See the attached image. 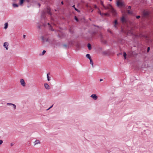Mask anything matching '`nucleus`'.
<instances>
[{
	"instance_id": "f257e3e1",
	"label": "nucleus",
	"mask_w": 153,
	"mask_h": 153,
	"mask_svg": "<svg viewBox=\"0 0 153 153\" xmlns=\"http://www.w3.org/2000/svg\"><path fill=\"white\" fill-rule=\"evenodd\" d=\"M101 4L103 7L105 9H110L111 12L114 14L116 13L115 10L112 7L111 4H109L108 6H105L103 4V2L102 1H101Z\"/></svg>"
},
{
	"instance_id": "f03ea898",
	"label": "nucleus",
	"mask_w": 153,
	"mask_h": 153,
	"mask_svg": "<svg viewBox=\"0 0 153 153\" xmlns=\"http://www.w3.org/2000/svg\"><path fill=\"white\" fill-rule=\"evenodd\" d=\"M117 6L118 7L120 6L122 7L124 6V4L121 1H120L119 0L117 1Z\"/></svg>"
},
{
	"instance_id": "7ed1b4c3",
	"label": "nucleus",
	"mask_w": 153,
	"mask_h": 153,
	"mask_svg": "<svg viewBox=\"0 0 153 153\" xmlns=\"http://www.w3.org/2000/svg\"><path fill=\"white\" fill-rule=\"evenodd\" d=\"M20 82L21 85L23 86H25V83L24 81V80L23 79H21L20 80Z\"/></svg>"
},
{
	"instance_id": "20e7f679",
	"label": "nucleus",
	"mask_w": 153,
	"mask_h": 153,
	"mask_svg": "<svg viewBox=\"0 0 153 153\" xmlns=\"http://www.w3.org/2000/svg\"><path fill=\"white\" fill-rule=\"evenodd\" d=\"M91 97L95 100H97L98 98L97 96L95 94H93L91 95Z\"/></svg>"
},
{
	"instance_id": "39448f33",
	"label": "nucleus",
	"mask_w": 153,
	"mask_h": 153,
	"mask_svg": "<svg viewBox=\"0 0 153 153\" xmlns=\"http://www.w3.org/2000/svg\"><path fill=\"white\" fill-rule=\"evenodd\" d=\"M8 43L7 42H5L4 44V46L6 48V50H8Z\"/></svg>"
},
{
	"instance_id": "423d86ee",
	"label": "nucleus",
	"mask_w": 153,
	"mask_h": 153,
	"mask_svg": "<svg viewBox=\"0 0 153 153\" xmlns=\"http://www.w3.org/2000/svg\"><path fill=\"white\" fill-rule=\"evenodd\" d=\"M44 86L45 88L47 89H50L49 86V85L46 83H44Z\"/></svg>"
},
{
	"instance_id": "0eeeda50",
	"label": "nucleus",
	"mask_w": 153,
	"mask_h": 153,
	"mask_svg": "<svg viewBox=\"0 0 153 153\" xmlns=\"http://www.w3.org/2000/svg\"><path fill=\"white\" fill-rule=\"evenodd\" d=\"M34 143L35 145L39 144H40L41 143L40 141L38 140H36Z\"/></svg>"
},
{
	"instance_id": "6e6552de",
	"label": "nucleus",
	"mask_w": 153,
	"mask_h": 153,
	"mask_svg": "<svg viewBox=\"0 0 153 153\" xmlns=\"http://www.w3.org/2000/svg\"><path fill=\"white\" fill-rule=\"evenodd\" d=\"M48 26L49 27V29L52 31H53L54 30L53 28L50 25V24L49 23H48Z\"/></svg>"
},
{
	"instance_id": "1a4fd4ad",
	"label": "nucleus",
	"mask_w": 153,
	"mask_h": 153,
	"mask_svg": "<svg viewBox=\"0 0 153 153\" xmlns=\"http://www.w3.org/2000/svg\"><path fill=\"white\" fill-rule=\"evenodd\" d=\"M121 21L122 23H124L126 21V19L124 16H123L121 18Z\"/></svg>"
},
{
	"instance_id": "9d476101",
	"label": "nucleus",
	"mask_w": 153,
	"mask_h": 153,
	"mask_svg": "<svg viewBox=\"0 0 153 153\" xmlns=\"http://www.w3.org/2000/svg\"><path fill=\"white\" fill-rule=\"evenodd\" d=\"M47 12L48 14H50V15H51V10L49 7H48L47 8Z\"/></svg>"
},
{
	"instance_id": "9b49d317",
	"label": "nucleus",
	"mask_w": 153,
	"mask_h": 153,
	"mask_svg": "<svg viewBox=\"0 0 153 153\" xmlns=\"http://www.w3.org/2000/svg\"><path fill=\"white\" fill-rule=\"evenodd\" d=\"M87 46L89 50H91V44H90V43L88 44Z\"/></svg>"
},
{
	"instance_id": "f8f14e48",
	"label": "nucleus",
	"mask_w": 153,
	"mask_h": 153,
	"mask_svg": "<svg viewBox=\"0 0 153 153\" xmlns=\"http://www.w3.org/2000/svg\"><path fill=\"white\" fill-rule=\"evenodd\" d=\"M143 15L145 16H146L149 15V13L147 11H144L143 12Z\"/></svg>"
},
{
	"instance_id": "ddd939ff",
	"label": "nucleus",
	"mask_w": 153,
	"mask_h": 153,
	"mask_svg": "<svg viewBox=\"0 0 153 153\" xmlns=\"http://www.w3.org/2000/svg\"><path fill=\"white\" fill-rule=\"evenodd\" d=\"M86 56L88 59H91V57L90 55V54H87L86 55Z\"/></svg>"
},
{
	"instance_id": "4468645a",
	"label": "nucleus",
	"mask_w": 153,
	"mask_h": 153,
	"mask_svg": "<svg viewBox=\"0 0 153 153\" xmlns=\"http://www.w3.org/2000/svg\"><path fill=\"white\" fill-rule=\"evenodd\" d=\"M8 27V24L7 23H6L4 24V28L6 29Z\"/></svg>"
},
{
	"instance_id": "2eb2a0df",
	"label": "nucleus",
	"mask_w": 153,
	"mask_h": 153,
	"mask_svg": "<svg viewBox=\"0 0 153 153\" xmlns=\"http://www.w3.org/2000/svg\"><path fill=\"white\" fill-rule=\"evenodd\" d=\"M13 6L14 7H18V5L17 4L13 3Z\"/></svg>"
},
{
	"instance_id": "dca6fc26",
	"label": "nucleus",
	"mask_w": 153,
	"mask_h": 153,
	"mask_svg": "<svg viewBox=\"0 0 153 153\" xmlns=\"http://www.w3.org/2000/svg\"><path fill=\"white\" fill-rule=\"evenodd\" d=\"M89 60L90 61V64L92 65V67H93L94 66H93V61L91 59Z\"/></svg>"
},
{
	"instance_id": "f3484780",
	"label": "nucleus",
	"mask_w": 153,
	"mask_h": 153,
	"mask_svg": "<svg viewBox=\"0 0 153 153\" xmlns=\"http://www.w3.org/2000/svg\"><path fill=\"white\" fill-rule=\"evenodd\" d=\"M46 51H45L43 50L42 52V53L40 54L39 55L41 56V55H44L45 54V53H46Z\"/></svg>"
},
{
	"instance_id": "a211bd4d",
	"label": "nucleus",
	"mask_w": 153,
	"mask_h": 153,
	"mask_svg": "<svg viewBox=\"0 0 153 153\" xmlns=\"http://www.w3.org/2000/svg\"><path fill=\"white\" fill-rule=\"evenodd\" d=\"M127 13L128 14H132L133 13V12L132 11H130L129 10H127Z\"/></svg>"
},
{
	"instance_id": "6ab92c4d",
	"label": "nucleus",
	"mask_w": 153,
	"mask_h": 153,
	"mask_svg": "<svg viewBox=\"0 0 153 153\" xmlns=\"http://www.w3.org/2000/svg\"><path fill=\"white\" fill-rule=\"evenodd\" d=\"M126 54L125 52H123V56L125 59H126Z\"/></svg>"
},
{
	"instance_id": "aec40b11",
	"label": "nucleus",
	"mask_w": 153,
	"mask_h": 153,
	"mask_svg": "<svg viewBox=\"0 0 153 153\" xmlns=\"http://www.w3.org/2000/svg\"><path fill=\"white\" fill-rule=\"evenodd\" d=\"M72 7H74V9H75V10L76 11H77V12H79V10L78 9H77L75 7V5H74L72 6Z\"/></svg>"
},
{
	"instance_id": "412c9836",
	"label": "nucleus",
	"mask_w": 153,
	"mask_h": 153,
	"mask_svg": "<svg viewBox=\"0 0 153 153\" xmlns=\"http://www.w3.org/2000/svg\"><path fill=\"white\" fill-rule=\"evenodd\" d=\"M25 0H20V5H22L23 3Z\"/></svg>"
},
{
	"instance_id": "4be33fe9",
	"label": "nucleus",
	"mask_w": 153,
	"mask_h": 153,
	"mask_svg": "<svg viewBox=\"0 0 153 153\" xmlns=\"http://www.w3.org/2000/svg\"><path fill=\"white\" fill-rule=\"evenodd\" d=\"M47 77L48 81H49L50 80V78L48 74H47Z\"/></svg>"
},
{
	"instance_id": "5701e85b",
	"label": "nucleus",
	"mask_w": 153,
	"mask_h": 153,
	"mask_svg": "<svg viewBox=\"0 0 153 153\" xmlns=\"http://www.w3.org/2000/svg\"><path fill=\"white\" fill-rule=\"evenodd\" d=\"M96 33H97L96 32H93L92 33L91 35L93 36L95 34H96Z\"/></svg>"
},
{
	"instance_id": "b1692460",
	"label": "nucleus",
	"mask_w": 153,
	"mask_h": 153,
	"mask_svg": "<svg viewBox=\"0 0 153 153\" xmlns=\"http://www.w3.org/2000/svg\"><path fill=\"white\" fill-rule=\"evenodd\" d=\"M74 19L75 20H76L77 21V22L78 21V19L77 18L76 16H75Z\"/></svg>"
},
{
	"instance_id": "393cba45",
	"label": "nucleus",
	"mask_w": 153,
	"mask_h": 153,
	"mask_svg": "<svg viewBox=\"0 0 153 153\" xmlns=\"http://www.w3.org/2000/svg\"><path fill=\"white\" fill-rule=\"evenodd\" d=\"M114 25H117V20H116L114 21Z\"/></svg>"
},
{
	"instance_id": "a878e982",
	"label": "nucleus",
	"mask_w": 153,
	"mask_h": 153,
	"mask_svg": "<svg viewBox=\"0 0 153 153\" xmlns=\"http://www.w3.org/2000/svg\"><path fill=\"white\" fill-rule=\"evenodd\" d=\"M63 46L64 47H65V48H67V47H68V45H66V44H64V45H63Z\"/></svg>"
},
{
	"instance_id": "bb28decb",
	"label": "nucleus",
	"mask_w": 153,
	"mask_h": 153,
	"mask_svg": "<svg viewBox=\"0 0 153 153\" xmlns=\"http://www.w3.org/2000/svg\"><path fill=\"white\" fill-rule=\"evenodd\" d=\"M13 108L14 110L16 109V105H15L14 104H13Z\"/></svg>"
},
{
	"instance_id": "cd10ccee",
	"label": "nucleus",
	"mask_w": 153,
	"mask_h": 153,
	"mask_svg": "<svg viewBox=\"0 0 153 153\" xmlns=\"http://www.w3.org/2000/svg\"><path fill=\"white\" fill-rule=\"evenodd\" d=\"M69 31L70 32V33H73V31L71 30V28H70L69 30Z\"/></svg>"
},
{
	"instance_id": "c85d7f7f",
	"label": "nucleus",
	"mask_w": 153,
	"mask_h": 153,
	"mask_svg": "<svg viewBox=\"0 0 153 153\" xmlns=\"http://www.w3.org/2000/svg\"><path fill=\"white\" fill-rule=\"evenodd\" d=\"M13 104L11 103H7V105H13Z\"/></svg>"
},
{
	"instance_id": "c756f323",
	"label": "nucleus",
	"mask_w": 153,
	"mask_h": 153,
	"mask_svg": "<svg viewBox=\"0 0 153 153\" xmlns=\"http://www.w3.org/2000/svg\"><path fill=\"white\" fill-rule=\"evenodd\" d=\"M150 50V48L149 47H148L147 48V52H149V51Z\"/></svg>"
},
{
	"instance_id": "7c9ffc66",
	"label": "nucleus",
	"mask_w": 153,
	"mask_h": 153,
	"mask_svg": "<svg viewBox=\"0 0 153 153\" xmlns=\"http://www.w3.org/2000/svg\"><path fill=\"white\" fill-rule=\"evenodd\" d=\"M107 31L110 33L111 34H112V32L109 29L107 30Z\"/></svg>"
},
{
	"instance_id": "2f4dec72",
	"label": "nucleus",
	"mask_w": 153,
	"mask_h": 153,
	"mask_svg": "<svg viewBox=\"0 0 153 153\" xmlns=\"http://www.w3.org/2000/svg\"><path fill=\"white\" fill-rule=\"evenodd\" d=\"M140 17V16H136V18L137 19H139Z\"/></svg>"
},
{
	"instance_id": "473e14b6",
	"label": "nucleus",
	"mask_w": 153,
	"mask_h": 153,
	"mask_svg": "<svg viewBox=\"0 0 153 153\" xmlns=\"http://www.w3.org/2000/svg\"><path fill=\"white\" fill-rule=\"evenodd\" d=\"M73 43H72V41L70 42L69 43V44L71 45H73Z\"/></svg>"
},
{
	"instance_id": "72a5a7b5",
	"label": "nucleus",
	"mask_w": 153,
	"mask_h": 153,
	"mask_svg": "<svg viewBox=\"0 0 153 153\" xmlns=\"http://www.w3.org/2000/svg\"><path fill=\"white\" fill-rule=\"evenodd\" d=\"M3 143V141L1 140H0V144L1 145Z\"/></svg>"
},
{
	"instance_id": "f704fd0d",
	"label": "nucleus",
	"mask_w": 153,
	"mask_h": 153,
	"mask_svg": "<svg viewBox=\"0 0 153 153\" xmlns=\"http://www.w3.org/2000/svg\"><path fill=\"white\" fill-rule=\"evenodd\" d=\"M42 39L43 41H45L44 38L43 36L42 37Z\"/></svg>"
},
{
	"instance_id": "c9c22d12",
	"label": "nucleus",
	"mask_w": 153,
	"mask_h": 153,
	"mask_svg": "<svg viewBox=\"0 0 153 153\" xmlns=\"http://www.w3.org/2000/svg\"><path fill=\"white\" fill-rule=\"evenodd\" d=\"M131 6H129L128 7V9H131Z\"/></svg>"
},
{
	"instance_id": "e433bc0d",
	"label": "nucleus",
	"mask_w": 153,
	"mask_h": 153,
	"mask_svg": "<svg viewBox=\"0 0 153 153\" xmlns=\"http://www.w3.org/2000/svg\"><path fill=\"white\" fill-rule=\"evenodd\" d=\"M114 27L115 28H117V26L116 25H114Z\"/></svg>"
},
{
	"instance_id": "4c0bfd02",
	"label": "nucleus",
	"mask_w": 153,
	"mask_h": 153,
	"mask_svg": "<svg viewBox=\"0 0 153 153\" xmlns=\"http://www.w3.org/2000/svg\"><path fill=\"white\" fill-rule=\"evenodd\" d=\"M53 106V105H52V106H51L50 108H48V109H47V110H49V109H50L51 108V107H52V106Z\"/></svg>"
},
{
	"instance_id": "58836bf2",
	"label": "nucleus",
	"mask_w": 153,
	"mask_h": 153,
	"mask_svg": "<svg viewBox=\"0 0 153 153\" xmlns=\"http://www.w3.org/2000/svg\"><path fill=\"white\" fill-rule=\"evenodd\" d=\"M94 7L95 8H97V6H96V5H94Z\"/></svg>"
},
{
	"instance_id": "ea45409f",
	"label": "nucleus",
	"mask_w": 153,
	"mask_h": 153,
	"mask_svg": "<svg viewBox=\"0 0 153 153\" xmlns=\"http://www.w3.org/2000/svg\"><path fill=\"white\" fill-rule=\"evenodd\" d=\"M13 145V144L12 143H11V144H10V145H11V146H12Z\"/></svg>"
},
{
	"instance_id": "a19ab883",
	"label": "nucleus",
	"mask_w": 153,
	"mask_h": 153,
	"mask_svg": "<svg viewBox=\"0 0 153 153\" xmlns=\"http://www.w3.org/2000/svg\"><path fill=\"white\" fill-rule=\"evenodd\" d=\"M38 5H39V7H40V6H41V4H39H39H38Z\"/></svg>"
},
{
	"instance_id": "79ce46f5",
	"label": "nucleus",
	"mask_w": 153,
	"mask_h": 153,
	"mask_svg": "<svg viewBox=\"0 0 153 153\" xmlns=\"http://www.w3.org/2000/svg\"><path fill=\"white\" fill-rule=\"evenodd\" d=\"M38 28H40V25H38Z\"/></svg>"
},
{
	"instance_id": "37998d69",
	"label": "nucleus",
	"mask_w": 153,
	"mask_h": 153,
	"mask_svg": "<svg viewBox=\"0 0 153 153\" xmlns=\"http://www.w3.org/2000/svg\"><path fill=\"white\" fill-rule=\"evenodd\" d=\"M102 80H103V79H100V82H101V81H102Z\"/></svg>"
},
{
	"instance_id": "c03bdc74",
	"label": "nucleus",
	"mask_w": 153,
	"mask_h": 153,
	"mask_svg": "<svg viewBox=\"0 0 153 153\" xmlns=\"http://www.w3.org/2000/svg\"><path fill=\"white\" fill-rule=\"evenodd\" d=\"M61 3L62 4H63V1H62L61 2Z\"/></svg>"
},
{
	"instance_id": "a18cd8bd",
	"label": "nucleus",
	"mask_w": 153,
	"mask_h": 153,
	"mask_svg": "<svg viewBox=\"0 0 153 153\" xmlns=\"http://www.w3.org/2000/svg\"><path fill=\"white\" fill-rule=\"evenodd\" d=\"M58 37H59V38H60V35H59V34H58Z\"/></svg>"
},
{
	"instance_id": "49530a36",
	"label": "nucleus",
	"mask_w": 153,
	"mask_h": 153,
	"mask_svg": "<svg viewBox=\"0 0 153 153\" xmlns=\"http://www.w3.org/2000/svg\"><path fill=\"white\" fill-rule=\"evenodd\" d=\"M25 35H23V37H24V38H25Z\"/></svg>"
},
{
	"instance_id": "de8ad7c7",
	"label": "nucleus",
	"mask_w": 153,
	"mask_h": 153,
	"mask_svg": "<svg viewBox=\"0 0 153 153\" xmlns=\"http://www.w3.org/2000/svg\"><path fill=\"white\" fill-rule=\"evenodd\" d=\"M46 41L47 42V41H48V39H46Z\"/></svg>"
},
{
	"instance_id": "09e8293b",
	"label": "nucleus",
	"mask_w": 153,
	"mask_h": 153,
	"mask_svg": "<svg viewBox=\"0 0 153 153\" xmlns=\"http://www.w3.org/2000/svg\"><path fill=\"white\" fill-rule=\"evenodd\" d=\"M107 15V13H105V15Z\"/></svg>"
},
{
	"instance_id": "8fccbe9b",
	"label": "nucleus",
	"mask_w": 153,
	"mask_h": 153,
	"mask_svg": "<svg viewBox=\"0 0 153 153\" xmlns=\"http://www.w3.org/2000/svg\"><path fill=\"white\" fill-rule=\"evenodd\" d=\"M96 26V27H99V26Z\"/></svg>"
},
{
	"instance_id": "3c124183",
	"label": "nucleus",
	"mask_w": 153,
	"mask_h": 153,
	"mask_svg": "<svg viewBox=\"0 0 153 153\" xmlns=\"http://www.w3.org/2000/svg\"><path fill=\"white\" fill-rule=\"evenodd\" d=\"M112 0H109L110 1H112Z\"/></svg>"
}]
</instances>
